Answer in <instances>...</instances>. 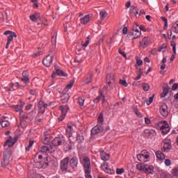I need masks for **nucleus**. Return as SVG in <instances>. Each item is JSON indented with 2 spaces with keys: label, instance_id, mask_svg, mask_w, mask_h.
Instances as JSON below:
<instances>
[{
  "label": "nucleus",
  "instance_id": "69168bd1",
  "mask_svg": "<svg viewBox=\"0 0 178 178\" xmlns=\"http://www.w3.org/2000/svg\"><path fill=\"white\" fill-rule=\"evenodd\" d=\"M42 143L44 144H48V143H49V138L45 137L44 139L42 140Z\"/></svg>",
  "mask_w": 178,
  "mask_h": 178
},
{
  "label": "nucleus",
  "instance_id": "680f3d73",
  "mask_svg": "<svg viewBox=\"0 0 178 178\" xmlns=\"http://www.w3.org/2000/svg\"><path fill=\"white\" fill-rule=\"evenodd\" d=\"M178 88V83H174L172 86V91H176Z\"/></svg>",
  "mask_w": 178,
  "mask_h": 178
},
{
  "label": "nucleus",
  "instance_id": "774afa93",
  "mask_svg": "<svg viewBox=\"0 0 178 178\" xmlns=\"http://www.w3.org/2000/svg\"><path fill=\"white\" fill-rule=\"evenodd\" d=\"M163 178H175V177H173V176L170 175L165 174V175H163Z\"/></svg>",
  "mask_w": 178,
  "mask_h": 178
},
{
  "label": "nucleus",
  "instance_id": "a878e982",
  "mask_svg": "<svg viewBox=\"0 0 178 178\" xmlns=\"http://www.w3.org/2000/svg\"><path fill=\"white\" fill-rule=\"evenodd\" d=\"M99 152H100L101 159L102 161H109V157H110L109 154H106L105 151H104V149H102L99 150Z\"/></svg>",
  "mask_w": 178,
  "mask_h": 178
},
{
  "label": "nucleus",
  "instance_id": "3c124183",
  "mask_svg": "<svg viewBox=\"0 0 178 178\" xmlns=\"http://www.w3.org/2000/svg\"><path fill=\"white\" fill-rule=\"evenodd\" d=\"M116 173L117 175H122V173H124V168H117Z\"/></svg>",
  "mask_w": 178,
  "mask_h": 178
},
{
  "label": "nucleus",
  "instance_id": "79ce46f5",
  "mask_svg": "<svg viewBox=\"0 0 178 178\" xmlns=\"http://www.w3.org/2000/svg\"><path fill=\"white\" fill-rule=\"evenodd\" d=\"M171 47H172V51L175 54H176V42L175 40H172L170 42Z\"/></svg>",
  "mask_w": 178,
  "mask_h": 178
},
{
  "label": "nucleus",
  "instance_id": "bf43d9fd",
  "mask_svg": "<svg viewBox=\"0 0 178 178\" xmlns=\"http://www.w3.org/2000/svg\"><path fill=\"white\" fill-rule=\"evenodd\" d=\"M87 40L85 42V43L83 45V47H88V44H90V36L87 38Z\"/></svg>",
  "mask_w": 178,
  "mask_h": 178
},
{
  "label": "nucleus",
  "instance_id": "7ed1b4c3",
  "mask_svg": "<svg viewBox=\"0 0 178 178\" xmlns=\"http://www.w3.org/2000/svg\"><path fill=\"white\" fill-rule=\"evenodd\" d=\"M136 169L140 172H145L147 175H152L155 168H154V165H148L147 164H137Z\"/></svg>",
  "mask_w": 178,
  "mask_h": 178
},
{
  "label": "nucleus",
  "instance_id": "cd10ccee",
  "mask_svg": "<svg viewBox=\"0 0 178 178\" xmlns=\"http://www.w3.org/2000/svg\"><path fill=\"white\" fill-rule=\"evenodd\" d=\"M48 162L38 161L36 163V166L39 169H46V168H48Z\"/></svg>",
  "mask_w": 178,
  "mask_h": 178
},
{
  "label": "nucleus",
  "instance_id": "c03bdc74",
  "mask_svg": "<svg viewBox=\"0 0 178 178\" xmlns=\"http://www.w3.org/2000/svg\"><path fill=\"white\" fill-rule=\"evenodd\" d=\"M119 83L121 84V86H124V87H127L129 86V83H127V81H126V79H120L119 81Z\"/></svg>",
  "mask_w": 178,
  "mask_h": 178
},
{
  "label": "nucleus",
  "instance_id": "bb28decb",
  "mask_svg": "<svg viewBox=\"0 0 178 178\" xmlns=\"http://www.w3.org/2000/svg\"><path fill=\"white\" fill-rule=\"evenodd\" d=\"M17 37V35H16V33H13L11 35H9L8 37V41H7V44L6 45V49H8V48H9V44H10V42H12V41H13V38H16Z\"/></svg>",
  "mask_w": 178,
  "mask_h": 178
},
{
  "label": "nucleus",
  "instance_id": "f03ea898",
  "mask_svg": "<svg viewBox=\"0 0 178 178\" xmlns=\"http://www.w3.org/2000/svg\"><path fill=\"white\" fill-rule=\"evenodd\" d=\"M83 170L86 178H92L91 175V161L88 157L83 159Z\"/></svg>",
  "mask_w": 178,
  "mask_h": 178
},
{
  "label": "nucleus",
  "instance_id": "ea45409f",
  "mask_svg": "<svg viewBox=\"0 0 178 178\" xmlns=\"http://www.w3.org/2000/svg\"><path fill=\"white\" fill-rule=\"evenodd\" d=\"M161 19L163 22H164L165 24H164V27L163 29L164 30H168V19H166L165 17L162 16L161 17Z\"/></svg>",
  "mask_w": 178,
  "mask_h": 178
},
{
  "label": "nucleus",
  "instance_id": "f257e3e1",
  "mask_svg": "<svg viewBox=\"0 0 178 178\" xmlns=\"http://www.w3.org/2000/svg\"><path fill=\"white\" fill-rule=\"evenodd\" d=\"M97 123L98 124L93 127L91 130V134L93 136L104 131V127H102V124H104V113H99L97 118Z\"/></svg>",
  "mask_w": 178,
  "mask_h": 178
},
{
  "label": "nucleus",
  "instance_id": "aec40b11",
  "mask_svg": "<svg viewBox=\"0 0 178 178\" xmlns=\"http://www.w3.org/2000/svg\"><path fill=\"white\" fill-rule=\"evenodd\" d=\"M163 143H164V145L163 147V149L164 152H169V151L172 149V143H170V140H164Z\"/></svg>",
  "mask_w": 178,
  "mask_h": 178
},
{
  "label": "nucleus",
  "instance_id": "37998d69",
  "mask_svg": "<svg viewBox=\"0 0 178 178\" xmlns=\"http://www.w3.org/2000/svg\"><path fill=\"white\" fill-rule=\"evenodd\" d=\"M155 97V94H153L152 97H149L148 101H147V105H151L154 102V98Z\"/></svg>",
  "mask_w": 178,
  "mask_h": 178
},
{
  "label": "nucleus",
  "instance_id": "6e6552de",
  "mask_svg": "<svg viewBox=\"0 0 178 178\" xmlns=\"http://www.w3.org/2000/svg\"><path fill=\"white\" fill-rule=\"evenodd\" d=\"M17 136L15 137L14 139L12 138V136H9L3 147H8V148H10V147H13L15 145V143L17 141Z\"/></svg>",
  "mask_w": 178,
  "mask_h": 178
},
{
  "label": "nucleus",
  "instance_id": "423d86ee",
  "mask_svg": "<svg viewBox=\"0 0 178 178\" xmlns=\"http://www.w3.org/2000/svg\"><path fill=\"white\" fill-rule=\"evenodd\" d=\"M69 161H70V159L69 157H65L63 160L60 161V169L63 172H66L69 168Z\"/></svg>",
  "mask_w": 178,
  "mask_h": 178
},
{
  "label": "nucleus",
  "instance_id": "f8f14e48",
  "mask_svg": "<svg viewBox=\"0 0 178 178\" xmlns=\"http://www.w3.org/2000/svg\"><path fill=\"white\" fill-rule=\"evenodd\" d=\"M160 113L164 118H166L169 115L168 105L166 104H163L159 108Z\"/></svg>",
  "mask_w": 178,
  "mask_h": 178
},
{
  "label": "nucleus",
  "instance_id": "c85d7f7f",
  "mask_svg": "<svg viewBox=\"0 0 178 178\" xmlns=\"http://www.w3.org/2000/svg\"><path fill=\"white\" fill-rule=\"evenodd\" d=\"M70 98V95H69L68 93H65L61 97V102L63 104H66V102L69 101Z\"/></svg>",
  "mask_w": 178,
  "mask_h": 178
},
{
  "label": "nucleus",
  "instance_id": "c9c22d12",
  "mask_svg": "<svg viewBox=\"0 0 178 178\" xmlns=\"http://www.w3.org/2000/svg\"><path fill=\"white\" fill-rule=\"evenodd\" d=\"M29 17L32 22L37 23V19H38V13L32 14L29 16Z\"/></svg>",
  "mask_w": 178,
  "mask_h": 178
},
{
  "label": "nucleus",
  "instance_id": "9d476101",
  "mask_svg": "<svg viewBox=\"0 0 178 178\" xmlns=\"http://www.w3.org/2000/svg\"><path fill=\"white\" fill-rule=\"evenodd\" d=\"M53 60H54V56L48 55L44 59H43L42 63L47 67H49V66L52 65Z\"/></svg>",
  "mask_w": 178,
  "mask_h": 178
},
{
  "label": "nucleus",
  "instance_id": "7c9ffc66",
  "mask_svg": "<svg viewBox=\"0 0 178 178\" xmlns=\"http://www.w3.org/2000/svg\"><path fill=\"white\" fill-rule=\"evenodd\" d=\"M38 107L39 108L38 113L44 115L45 113V108L42 106V102H39Z\"/></svg>",
  "mask_w": 178,
  "mask_h": 178
},
{
  "label": "nucleus",
  "instance_id": "2f4dec72",
  "mask_svg": "<svg viewBox=\"0 0 178 178\" xmlns=\"http://www.w3.org/2000/svg\"><path fill=\"white\" fill-rule=\"evenodd\" d=\"M156 156L160 161H163V159H165V154L161 151L156 152Z\"/></svg>",
  "mask_w": 178,
  "mask_h": 178
},
{
  "label": "nucleus",
  "instance_id": "2eb2a0df",
  "mask_svg": "<svg viewBox=\"0 0 178 178\" xmlns=\"http://www.w3.org/2000/svg\"><path fill=\"white\" fill-rule=\"evenodd\" d=\"M19 118H20V123H24L26 122V123H29L30 121V115H26L24 113V111H22L19 113Z\"/></svg>",
  "mask_w": 178,
  "mask_h": 178
},
{
  "label": "nucleus",
  "instance_id": "c756f323",
  "mask_svg": "<svg viewBox=\"0 0 178 178\" xmlns=\"http://www.w3.org/2000/svg\"><path fill=\"white\" fill-rule=\"evenodd\" d=\"M5 119H6V117L3 116L1 117V126L2 127H8L10 124V123L6 120H5Z\"/></svg>",
  "mask_w": 178,
  "mask_h": 178
},
{
  "label": "nucleus",
  "instance_id": "de8ad7c7",
  "mask_svg": "<svg viewBox=\"0 0 178 178\" xmlns=\"http://www.w3.org/2000/svg\"><path fill=\"white\" fill-rule=\"evenodd\" d=\"M92 80V74L89 73L88 75L86 83L90 84V83H91Z\"/></svg>",
  "mask_w": 178,
  "mask_h": 178
},
{
  "label": "nucleus",
  "instance_id": "0eeeda50",
  "mask_svg": "<svg viewBox=\"0 0 178 178\" xmlns=\"http://www.w3.org/2000/svg\"><path fill=\"white\" fill-rule=\"evenodd\" d=\"M65 137L62 136V137H56L54 139H53L51 144L54 146V147H59V145H62L63 144H65Z\"/></svg>",
  "mask_w": 178,
  "mask_h": 178
},
{
  "label": "nucleus",
  "instance_id": "49530a36",
  "mask_svg": "<svg viewBox=\"0 0 178 178\" xmlns=\"http://www.w3.org/2000/svg\"><path fill=\"white\" fill-rule=\"evenodd\" d=\"M33 144H34V140H29V144L26 147V151H30V149L33 147Z\"/></svg>",
  "mask_w": 178,
  "mask_h": 178
},
{
  "label": "nucleus",
  "instance_id": "393cba45",
  "mask_svg": "<svg viewBox=\"0 0 178 178\" xmlns=\"http://www.w3.org/2000/svg\"><path fill=\"white\" fill-rule=\"evenodd\" d=\"M93 15L92 14H88L86 15L84 17L81 19V24H87L88 22H90V19L92 18Z\"/></svg>",
  "mask_w": 178,
  "mask_h": 178
},
{
  "label": "nucleus",
  "instance_id": "dca6fc26",
  "mask_svg": "<svg viewBox=\"0 0 178 178\" xmlns=\"http://www.w3.org/2000/svg\"><path fill=\"white\" fill-rule=\"evenodd\" d=\"M160 130L163 134H168V133L170 131V128L169 127L168 121H164V124L160 127Z\"/></svg>",
  "mask_w": 178,
  "mask_h": 178
},
{
  "label": "nucleus",
  "instance_id": "a18cd8bd",
  "mask_svg": "<svg viewBox=\"0 0 178 178\" xmlns=\"http://www.w3.org/2000/svg\"><path fill=\"white\" fill-rule=\"evenodd\" d=\"M102 105L104 108H108V105H109V104L108 103V101L105 99V96H103V98H102Z\"/></svg>",
  "mask_w": 178,
  "mask_h": 178
},
{
  "label": "nucleus",
  "instance_id": "6ab92c4d",
  "mask_svg": "<svg viewBox=\"0 0 178 178\" xmlns=\"http://www.w3.org/2000/svg\"><path fill=\"white\" fill-rule=\"evenodd\" d=\"M169 90H170V87L168 83L163 84V92L161 94V98H165L168 94H169Z\"/></svg>",
  "mask_w": 178,
  "mask_h": 178
},
{
  "label": "nucleus",
  "instance_id": "4c0bfd02",
  "mask_svg": "<svg viewBox=\"0 0 178 178\" xmlns=\"http://www.w3.org/2000/svg\"><path fill=\"white\" fill-rule=\"evenodd\" d=\"M76 141L78 144H81L84 141V136L83 135L78 134L76 136Z\"/></svg>",
  "mask_w": 178,
  "mask_h": 178
},
{
  "label": "nucleus",
  "instance_id": "5fc2aeb1",
  "mask_svg": "<svg viewBox=\"0 0 178 178\" xmlns=\"http://www.w3.org/2000/svg\"><path fill=\"white\" fill-rule=\"evenodd\" d=\"M74 84V80L70 81V83L66 86V88H72Z\"/></svg>",
  "mask_w": 178,
  "mask_h": 178
},
{
  "label": "nucleus",
  "instance_id": "e433bc0d",
  "mask_svg": "<svg viewBox=\"0 0 178 178\" xmlns=\"http://www.w3.org/2000/svg\"><path fill=\"white\" fill-rule=\"evenodd\" d=\"M73 131V128L72 127V126L71 125H67V129H66V133H67V134H68V137H72V132Z\"/></svg>",
  "mask_w": 178,
  "mask_h": 178
},
{
  "label": "nucleus",
  "instance_id": "6e6d98bb",
  "mask_svg": "<svg viewBox=\"0 0 178 178\" xmlns=\"http://www.w3.org/2000/svg\"><path fill=\"white\" fill-rule=\"evenodd\" d=\"M78 102L81 106H83L84 105V99L83 97H79Z\"/></svg>",
  "mask_w": 178,
  "mask_h": 178
},
{
  "label": "nucleus",
  "instance_id": "4468645a",
  "mask_svg": "<svg viewBox=\"0 0 178 178\" xmlns=\"http://www.w3.org/2000/svg\"><path fill=\"white\" fill-rule=\"evenodd\" d=\"M137 159L140 162L138 163V165H140V164L145 165L144 163H145V162H148V159H149V155L144 156L141 154H138Z\"/></svg>",
  "mask_w": 178,
  "mask_h": 178
},
{
  "label": "nucleus",
  "instance_id": "09e8293b",
  "mask_svg": "<svg viewBox=\"0 0 178 178\" xmlns=\"http://www.w3.org/2000/svg\"><path fill=\"white\" fill-rule=\"evenodd\" d=\"M108 16V13L105 10H102L100 12V17H102V19H105Z\"/></svg>",
  "mask_w": 178,
  "mask_h": 178
},
{
  "label": "nucleus",
  "instance_id": "9b49d317",
  "mask_svg": "<svg viewBox=\"0 0 178 178\" xmlns=\"http://www.w3.org/2000/svg\"><path fill=\"white\" fill-rule=\"evenodd\" d=\"M152 42H151V38L149 37H144L139 44L142 48H147V47H148L149 44H152Z\"/></svg>",
  "mask_w": 178,
  "mask_h": 178
},
{
  "label": "nucleus",
  "instance_id": "f704fd0d",
  "mask_svg": "<svg viewBox=\"0 0 178 178\" xmlns=\"http://www.w3.org/2000/svg\"><path fill=\"white\" fill-rule=\"evenodd\" d=\"M129 35H132V37H134L133 39L136 40L139 38V37H141V32H131Z\"/></svg>",
  "mask_w": 178,
  "mask_h": 178
},
{
  "label": "nucleus",
  "instance_id": "20e7f679",
  "mask_svg": "<svg viewBox=\"0 0 178 178\" xmlns=\"http://www.w3.org/2000/svg\"><path fill=\"white\" fill-rule=\"evenodd\" d=\"M12 156V151L9 149H6L3 155V161H1V165L6 168L9 165L10 156Z\"/></svg>",
  "mask_w": 178,
  "mask_h": 178
},
{
  "label": "nucleus",
  "instance_id": "e2e57ef3",
  "mask_svg": "<svg viewBox=\"0 0 178 178\" xmlns=\"http://www.w3.org/2000/svg\"><path fill=\"white\" fill-rule=\"evenodd\" d=\"M118 52H119V54H120V55H122V56H124V58H126V56H127L126 55V52L122 51V49H120L118 50Z\"/></svg>",
  "mask_w": 178,
  "mask_h": 178
},
{
  "label": "nucleus",
  "instance_id": "8fccbe9b",
  "mask_svg": "<svg viewBox=\"0 0 178 178\" xmlns=\"http://www.w3.org/2000/svg\"><path fill=\"white\" fill-rule=\"evenodd\" d=\"M168 48V46L166 44H163L159 49L158 51L161 52V51H163V49H166Z\"/></svg>",
  "mask_w": 178,
  "mask_h": 178
},
{
  "label": "nucleus",
  "instance_id": "13d9d810",
  "mask_svg": "<svg viewBox=\"0 0 178 178\" xmlns=\"http://www.w3.org/2000/svg\"><path fill=\"white\" fill-rule=\"evenodd\" d=\"M165 164L166 166H170L172 161H170V159H167L165 160Z\"/></svg>",
  "mask_w": 178,
  "mask_h": 178
},
{
  "label": "nucleus",
  "instance_id": "b1692460",
  "mask_svg": "<svg viewBox=\"0 0 178 178\" xmlns=\"http://www.w3.org/2000/svg\"><path fill=\"white\" fill-rule=\"evenodd\" d=\"M21 80L26 84L30 83V77L29 76V72L27 71H24L22 72V77Z\"/></svg>",
  "mask_w": 178,
  "mask_h": 178
},
{
  "label": "nucleus",
  "instance_id": "052dcab7",
  "mask_svg": "<svg viewBox=\"0 0 178 178\" xmlns=\"http://www.w3.org/2000/svg\"><path fill=\"white\" fill-rule=\"evenodd\" d=\"M140 155H143V156H145V155H149V153L147 150H143L141 151Z\"/></svg>",
  "mask_w": 178,
  "mask_h": 178
},
{
  "label": "nucleus",
  "instance_id": "412c9836",
  "mask_svg": "<svg viewBox=\"0 0 178 178\" xmlns=\"http://www.w3.org/2000/svg\"><path fill=\"white\" fill-rule=\"evenodd\" d=\"M101 168L102 169V170H104V172H106V173H109L110 175H113V173H115V171L113 170L108 168V163H103L101 165Z\"/></svg>",
  "mask_w": 178,
  "mask_h": 178
},
{
  "label": "nucleus",
  "instance_id": "f3484780",
  "mask_svg": "<svg viewBox=\"0 0 178 178\" xmlns=\"http://www.w3.org/2000/svg\"><path fill=\"white\" fill-rule=\"evenodd\" d=\"M56 74L57 76H60L61 77H67V74L65 73L62 70L60 69H57L56 70V72H54L52 75H51V77L53 79H55V77H56Z\"/></svg>",
  "mask_w": 178,
  "mask_h": 178
},
{
  "label": "nucleus",
  "instance_id": "0e129e2a",
  "mask_svg": "<svg viewBox=\"0 0 178 178\" xmlns=\"http://www.w3.org/2000/svg\"><path fill=\"white\" fill-rule=\"evenodd\" d=\"M172 173L174 176H178V168L173 169Z\"/></svg>",
  "mask_w": 178,
  "mask_h": 178
},
{
  "label": "nucleus",
  "instance_id": "5701e85b",
  "mask_svg": "<svg viewBox=\"0 0 178 178\" xmlns=\"http://www.w3.org/2000/svg\"><path fill=\"white\" fill-rule=\"evenodd\" d=\"M106 83L111 87V84L115 83V74H108L106 76Z\"/></svg>",
  "mask_w": 178,
  "mask_h": 178
},
{
  "label": "nucleus",
  "instance_id": "603ef678",
  "mask_svg": "<svg viewBox=\"0 0 178 178\" xmlns=\"http://www.w3.org/2000/svg\"><path fill=\"white\" fill-rule=\"evenodd\" d=\"M134 112L136 115L138 116V118H143V115H141V113L138 111V108H134Z\"/></svg>",
  "mask_w": 178,
  "mask_h": 178
},
{
  "label": "nucleus",
  "instance_id": "a211bd4d",
  "mask_svg": "<svg viewBox=\"0 0 178 178\" xmlns=\"http://www.w3.org/2000/svg\"><path fill=\"white\" fill-rule=\"evenodd\" d=\"M39 150L40 151V152H48L49 154H52L53 152H55V150H54V148L52 147V146L48 147V146H41L39 148Z\"/></svg>",
  "mask_w": 178,
  "mask_h": 178
},
{
  "label": "nucleus",
  "instance_id": "473e14b6",
  "mask_svg": "<svg viewBox=\"0 0 178 178\" xmlns=\"http://www.w3.org/2000/svg\"><path fill=\"white\" fill-rule=\"evenodd\" d=\"M131 33H141V31H140V26H138V24H137L136 23L134 24Z\"/></svg>",
  "mask_w": 178,
  "mask_h": 178
},
{
  "label": "nucleus",
  "instance_id": "72a5a7b5",
  "mask_svg": "<svg viewBox=\"0 0 178 178\" xmlns=\"http://www.w3.org/2000/svg\"><path fill=\"white\" fill-rule=\"evenodd\" d=\"M171 29L172 31H173V33L178 34V21H177L175 23L172 24Z\"/></svg>",
  "mask_w": 178,
  "mask_h": 178
},
{
  "label": "nucleus",
  "instance_id": "1a4fd4ad",
  "mask_svg": "<svg viewBox=\"0 0 178 178\" xmlns=\"http://www.w3.org/2000/svg\"><path fill=\"white\" fill-rule=\"evenodd\" d=\"M24 105H26L24 102H23V100H19V104L13 106L12 108L15 111V112H19V113H22V112H23V108H24Z\"/></svg>",
  "mask_w": 178,
  "mask_h": 178
},
{
  "label": "nucleus",
  "instance_id": "4d7b16f0",
  "mask_svg": "<svg viewBox=\"0 0 178 178\" xmlns=\"http://www.w3.org/2000/svg\"><path fill=\"white\" fill-rule=\"evenodd\" d=\"M104 40H105V35H103V36L99 39V40L98 41L97 45H101V44H102V42H104Z\"/></svg>",
  "mask_w": 178,
  "mask_h": 178
},
{
  "label": "nucleus",
  "instance_id": "ddd939ff",
  "mask_svg": "<svg viewBox=\"0 0 178 178\" xmlns=\"http://www.w3.org/2000/svg\"><path fill=\"white\" fill-rule=\"evenodd\" d=\"M156 134L154 129H145L143 132V136L145 138H149V137L154 136Z\"/></svg>",
  "mask_w": 178,
  "mask_h": 178
},
{
  "label": "nucleus",
  "instance_id": "4be33fe9",
  "mask_svg": "<svg viewBox=\"0 0 178 178\" xmlns=\"http://www.w3.org/2000/svg\"><path fill=\"white\" fill-rule=\"evenodd\" d=\"M70 166L72 168V169H76L77 168V165H79V159L77 157H72L70 161Z\"/></svg>",
  "mask_w": 178,
  "mask_h": 178
},
{
  "label": "nucleus",
  "instance_id": "39448f33",
  "mask_svg": "<svg viewBox=\"0 0 178 178\" xmlns=\"http://www.w3.org/2000/svg\"><path fill=\"white\" fill-rule=\"evenodd\" d=\"M60 111H61V115L58 118L59 122H62L63 119H65V116H66V113L69 112V106H60Z\"/></svg>",
  "mask_w": 178,
  "mask_h": 178
},
{
  "label": "nucleus",
  "instance_id": "338daca9",
  "mask_svg": "<svg viewBox=\"0 0 178 178\" xmlns=\"http://www.w3.org/2000/svg\"><path fill=\"white\" fill-rule=\"evenodd\" d=\"M131 13H136L137 12V9L136 6H133L130 10Z\"/></svg>",
  "mask_w": 178,
  "mask_h": 178
},
{
  "label": "nucleus",
  "instance_id": "58836bf2",
  "mask_svg": "<svg viewBox=\"0 0 178 178\" xmlns=\"http://www.w3.org/2000/svg\"><path fill=\"white\" fill-rule=\"evenodd\" d=\"M28 115L29 116V122H31L34 119V116H35V111L33 110L29 113Z\"/></svg>",
  "mask_w": 178,
  "mask_h": 178
},
{
  "label": "nucleus",
  "instance_id": "a19ab883",
  "mask_svg": "<svg viewBox=\"0 0 178 178\" xmlns=\"http://www.w3.org/2000/svg\"><path fill=\"white\" fill-rule=\"evenodd\" d=\"M142 88L143 91H149V84L148 83H143L142 84Z\"/></svg>",
  "mask_w": 178,
  "mask_h": 178
},
{
  "label": "nucleus",
  "instance_id": "864d4df0",
  "mask_svg": "<svg viewBox=\"0 0 178 178\" xmlns=\"http://www.w3.org/2000/svg\"><path fill=\"white\" fill-rule=\"evenodd\" d=\"M102 98V94H101V95H99V97H97L96 99L93 100L94 104H98V102L101 101Z\"/></svg>",
  "mask_w": 178,
  "mask_h": 178
}]
</instances>
